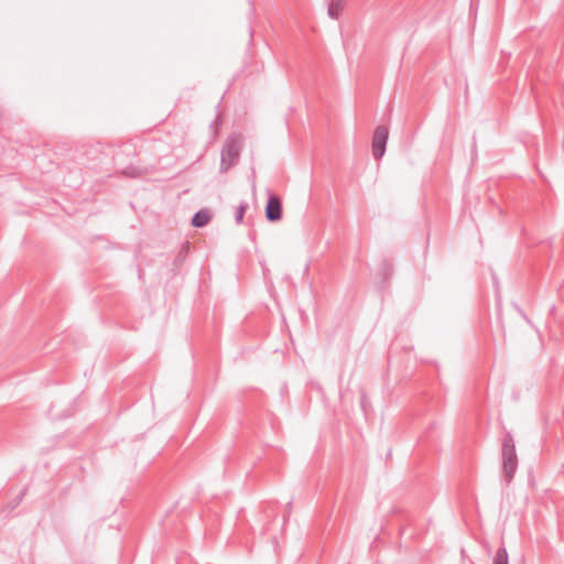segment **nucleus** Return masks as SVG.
<instances>
[{"label":"nucleus","mask_w":564,"mask_h":564,"mask_svg":"<svg viewBox=\"0 0 564 564\" xmlns=\"http://www.w3.org/2000/svg\"><path fill=\"white\" fill-rule=\"evenodd\" d=\"M501 456L502 477L506 484L509 485L512 481L518 468V457L516 453L514 440L510 432H507L502 438Z\"/></svg>","instance_id":"obj_1"},{"label":"nucleus","mask_w":564,"mask_h":564,"mask_svg":"<svg viewBox=\"0 0 564 564\" xmlns=\"http://www.w3.org/2000/svg\"><path fill=\"white\" fill-rule=\"evenodd\" d=\"M242 142L239 135L230 134L221 149L220 172L226 173L235 166L240 158Z\"/></svg>","instance_id":"obj_2"},{"label":"nucleus","mask_w":564,"mask_h":564,"mask_svg":"<svg viewBox=\"0 0 564 564\" xmlns=\"http://www.w3.org/2000/svg\"><path fill=\"white\" fill-rule=\"evenodd\" d=\"M389 139V129L381 124L378 126L372 137V154L376 160H381L386 153V147Z\"/></svg>","instance_id":"obj_3"},{"label":"nucleus","mask_w":564,"mask_h":564,"mask_svg":"<svg viewBox=\"0 0 564 564\" xmlns=\"http://www.w3.org/2000/svg\"><path fill=\"white\" fill-rule=\"evenodd\" d=\"M265 218L271 223L278 221L282 218V202L279 196H269L265 205Z\"/></svg>","instance_id":"obj_4"},{"label":"nucleus","mask_w":564,"mask_h":564,"mask_svg":"<svg viewBox=\"0 0 564 564\" xmlns=\"http://www.w3.org/2000/svg\"><path fill=\"white\" fill-rule=\"evenodd\" d=\"M210 220V215L207 210L202 209L194 214L192 225L197 228L206 226Z\"/></svg>","instance_id":"obj_5"},{"label":"nucleus","mask_w":564,"mask_h":564,"mask_svg":"<svg viewBox=\"0 0 564 564\" xmlns=\"http://www.w3.org/2000/svg\"><path fill=\"white\" fill-rule=\"evenodd\" d=\"M341 8L343 0H330V2L328 3V15L332 19H338Z\"/></svg>","instance_id":"obj_6"},{"label":"nucleus","mask_w":564,"mask_h":564,"mask_svg":"<svg viewBox=\"0 0 564 564\" xmlns=\"http://www.w3.org/2000/svg\"><path fill=\"white\" fill-rule=\"evenodd\" d=\"M492 564H509V555L505 546L497 550Z\"/></svg>","instance_id":"obj_7"},{"label":"nucleus","mask_w":564,"mask_h":564,"mask_svg":"<svg viewBox=\"0 0 564 564\" xmlns=\"http://www.w3.org/2000/svg\"><path fill=\"white\" fill-rule=\"evenodd\" d=\"M247 208H248V203L247 202H241L239 204V206L236 208L235 220H236L237 224H241L242 223L243 216L246 214Z\"/></svg>","instance_id":"obj_8"},{"label":"nucleus","mask_w":564,"mask_h":564,"mask_svg":"<svg viewBox=\"0 0 564 564\" xmlns=\"http://www.w3.org/2000/svg\"><path fill=\"white\" fill-rule=\"evenodd\" d=\"M187 253H188V242H186L185 245H183L175 258V264L176 265H181L184 260L186 259L187 257Z\"/></svg>","instance_id":"obj_9"},{"label":"nucleus","mask_w":564,"mask_h":564,"mask_svg":"<svg viewBox=\"0 0 564 564\" xmlns=\"http://www.w3.org/2000/svg\"><path fill=\"white\" fill-rule=\"evenodd\" d=\"M286 507H288V512L290 513L292 511V502L290 501Z\"/></svg>","instance_id":"obj_10"}]
</instances>
